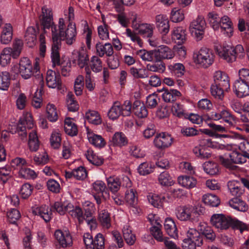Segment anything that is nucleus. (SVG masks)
<instances>
[{"mask_svg":"<svg viewBox=\"0 0 249 249\" xmlns=\"http://www.w3.org/2000/svg\"><path fill=\"white\" fill-rule=\"evenodd\" d=\"M42 10L41 25L44 31L46 29L51 28L53 40L52 57L55 63H58L61 41H65L67 45H71L76 40L77 33L75 25L71 22L66 25L65 20L63 18H60L58 25H55L53 21L51 11L48 13V10L45 7H43Z\"/></svg>","mask_w":249,"mask_h":249,"instance_id":"1","label":"nucleus"},{"mask_svg":"<svg viewBox=\"0 0 249 249\" xmlns=\"http://www.w3.org/2000/svg\"><path fill=\"white\" fill-rule=\"evenodd\" d=\"M212 225L220 230H226L230 228L239 230L241 233L248 231L249 227L245 223L223 214H214L211 218Z\"/></svg>","mask_w":249,"mask_h":249,"instance_id":"2","label":"nucleus"},{"mask_svg":"<svg viewBox=\"0 0 249 249\" xmlns=\"http://www.w3.org/2000/svg\"><path fill=\"white\" fill-rule=\"evenodd\" d=\"M69 203H62L61 202H55L49 209L46 205L36 208L33 211V213L40 216L46 222H49L52 218V211L55 210L61 215L64 214L68 212Z\"/></svg>","mask_w":249,"mask_h":249,"instance_id":"3","label":"nucleus"},{"mask_svg":"<svg viewBox=\"0 0 249 249\" xmlns=\"http://www.w3.org/2000/svg\"><path fill=\"white\" fill-rule=\"evenodd\" d=\"M218 55L229 63L236 60L237 57L242 58L244 55V50L241 45H237L235 47L230 45H223L217 49Z\"/></svg>","mask_w":249,"mask_h":249,"instance_id":"4","label":"nucleus"},{"mask_svg":"<svg viewBox=\"0 0 249 249\" xmlns=\"http://www.w3.org/2000/svg\"><path fill=\"white\" fill-rule=\"evenodd\" d=\"M219 162L227 168L233 170L236 167L233 164H242L246 161V157L237 151H232L224 156H219Z\"/></svg>","mask_w":249,"mask_h":249,"instance_id":"5","label":"nucleus"},{"mask_svg":"<svg viewBox=\"0 0 249 249\" xmlns=\"http://www.w3.org/2000/svg\"><path fill=\"white\" fill-rule=\"evenodd\" d=\"M193 57L195 62L204 68L212 65L214 59V55L212 51L206 48H201L194 53Z\"/></svg>","mask_w":249,"mask_h":249,"instance_id":"6","label":"nucleus"},{"mask_svg":"<svg viewBox=\"0 0 249 249\" xmlns=\"http://www.w3.org/2000/svg\"><path fill=\"white\" fill-rule=\"evenodd\" d=\"M206 23L203 17L198 16L190 24L189 30L192 36L197 41L203 37Z\"/></svg>","mask_w":249,"mask_h":249,"instance_id":"7","label":"nucleus"},{"mask_svg":"<svg viewBox=\"0 0 249 249\" xmlns=\"http://www.w3.org/2000/svg\"><path fill=\"white\" fill-rule=\"evenodd\" d=\"M34 126V122L31 113L26 112L23 114L18 121L17 132L22 141L26 140V127L31 129Z\"/></svg>","mask_w":249,"mask_h":249,"instance_id":"8","label":"nucleus"},{"mask_svg":"<svg viewBox=\"0 0 249 249\" xmlns=\"http://www.w3.org/2000/svg\"><path fill=\"white\" fill-rule=\"evenodd\" d=\"M187 238L183 240L184 249L190 248L191 245H194L195 249L196 247H200L203 244V237L200 232L195 229H190L187 232Z\"/></svg>","mask_w":249,"mask_h":249,"instance_id":"9","label":"nucleus"},{"mask_svg":"<svg viewBox=\"0 0 249 249\" xmlns=\"http://www.w3.org/2000/svg\"><path fill=\"white\" fill-rule=\"evenodd\" d=\"M172 142V138L166 133L157 134L153 141L154 145L160 149L168 147L171 145Z\"/></svg>","mask_w":249,"mask_h":249,"instance_id":"10","label":"nucleus"},{"mask_svg":"<svg viewBox=\"0 0 249 249\" xmlns=\"http://www.w3.org/2000/svg\"><path fill=\"white\" fill-rule=\"evenodd\" d=\"M154 55L156 61L160 62L162 59H172L174 56V53L168 46L161 45L154 50Z\"/></svg>","mask_w":249,"mask_h":249,"instance_id":"11","label":"nucleus"},{"mask_svg":"<svg viewBox=\"0 0 249 249\" xmlns=\"http://www.w3.org/2000/svg\"><path fill=\"white\" fill-rule=\"evenodd\" d=\"M46 83L49 88H57L61 89V81L59 74H56L54 71L48 70L46 74Z\"/></svg>","mask_w":249,"mask_h":249,"instance_id":"12","label":"nucleus"},{"mask_svg":"<svg viewBox=\"0 0 249 249\" xmlns=\"http://www.w3.org/2000/svg\"><path fill=\"white\" fill-rule=\"evenodd\" d=\"M233 89L236 95L239 98L249 95V84L239 79L235 81Z\"/></svg>","mask_w":249,"mask_h":249,"instance_id":"13","label":"nucleus"},{"mask_svg":"<svg viewBox=\"0 0 249 249\" xmlns=\"http://www.w3.org/2000/svg\"><path fill=\"white\" fill-rule=\"evenodd\" d=\"M19 65L21 76L25 79L30 78L33 74V71L31 62L29 59L27 57L21 58Z\"/></svg>","mask_w":249,"mask_h":249,"instance_id":"14","label":"nucleus"},{"mask_svg":"<svg viewBox=\"0 0 249 249\" xmlns=\"http://www.w3.org/2000/svg\"><path fill=\"white\" fill-rule=\"evenodd\" d=\"M156 25L159 31L162 35H166L169 31V21L164 15H159L156 17Z\"/></svg>","mask_w":249,"mask_h":249,"instance_id":"15","label":"nucleus"},{"mask_svg":"<svg viewBox=\"0 0 249 249\" xmlns=\"http://www.w3.org/2000/svg\"><path fill=\"white\" fill-rule=\"evenodd\" d=\"M213 83L220 85L226 89L230 87V80L227 74L221 71H216L213 73Z\"/></svg>","mask_w":249,"mask_h":249,"instance_id":"16","label":"nucleus"},{"mask_svg":"<svg viewBox=\"0 0 249 249\" xmlns=\"http://www.w3.org/2000/svg\"><path fill=\"white\" fill-rule=\"evenodd\" d=\"M54 236L59 244L63 248L71 246L72 243L71 237L69 232H63L61 230H56Z\"/></svg>","mask_w":249,"mask_h":249,"instance_id":"17","label":"nucleus"},{"mask_svg":"<svg viewBox=\"0 0 249 249\" xmlns=\"http://www.w3.org/2000/svg\"><path fill=\"white\" fill-rule=\"evenodd\" d=\"M221 32L226 34L228 36H232L233 32V24L230 18L226 16L221 18L219 24Z\"/></svg>","mask_w":249,"mask_h":249,"instance_id":"18","label":"nucleus"},{"mask_svg":"<svg viewBox=\"0 0 249 249\" xmlns=\"http://www.w3.org/2000/svg\"><path fill=\"white\" fill-rule=\"evenodd\" d=\"M159 92L164 91L162 94V99L165 102H173L177 100V98L181 95L180 92L173 89H168L163 88L159 90Z\"/></svg>","mask_w":249,"mask_h":249,"instance_id":"19","label":"nucleus"},{"mask_svg":"<svg viewBox=\"0 0 249 249\" xmlns=\"http://www.w3.org/2000/svg\"><path fill=\"white\" fill-rule=\"evenodd\" d=\"M13 38V27L11 24L6 23L2 29L0 35V42L3 44H7L11 42Z\"/></svg>","mask_w":249,"mask_h":249,"instance_id":"20","label":"nucleus"},{"mask_svg":"<svg viewBox=\"0 0 249 249\" xmlns=\"http://www.w3.org/2000/svg\"><path fill=\"white\" fill-rule=\"evenodd\" d=\"M97 54L100 57H103L104 55L107 56H111L114 53L113 47L110 43H105L104 45L100 43L96 45Z\"/></svg>","mask_w":249,"mask_h":249,"instance_id":"21","label":"nucleus"},{"mask_svg":"<svg viewBox=\"0 0 249 249\" xmlns=\"http://www.w3.org/2000/svg\"><path fill=\"white\" fill-rule=\"evenodd\" d=\"M228 187L231 194L235 197H240L244 193V188L241 186L239 182L230 181L228 183Z\"/></svg>","mask_w":249,"mask_h":249,"instance_id":"22","label":"nucleus"},{"mask_svg":"<svg viewBox=\"0 0 249 249\" xmlns=\"http://www.w3.org/2000/svg\"><path fill=\"white\" fill-rule=\"evenodd\" d=\"M164 227L166 233L171 237L176 238L178 236V229L174 220L170 217L166 218Z\"/></svg>","mask_w":249,"mask_h":249,"instance_id":"23","label":"nucleus"},{"mask_svg":"<svg viewBox=\"0 0 249 249\" xmlns=\"http://www.w3.org/2000/svg\"><path fill=\"white\" fill-rule=\"evenodd\" d=\"M132 110L134 114L138 117L143 118L148 115V111L143 103L139 100L135 101L132 106Z\"/></svg>","mask_w":249,"mask_h":249,"instance_id":"24","label":"nucleus"},{"mask_svg":"<svg viewBox=\"0 0 249 249\" xmlns=\"http://www.w3.org/2000/svg\"><path fill=\"white\" fill-rule=\"evenodd\" d=\"M68 213L73 218H76L79 223L81 224L83 222L85 216H83V212L81 208L78 206L74 207L71 203H69L68 206Z\"/></svg>","mask_w":249,"mask_h":249,"instance_id":"25","label":"nucleus"},{"mask_svg":"<svg viewBox=\"0 0 249 249\" xmlns=\"http://www.w3.org/2000/svg\"><path fill=\"white\" fill-rule=\"evenodd\" d=\"M172 38L178 44L183 43L186 40L185 30L181 27L175 28L172 32Z\"/></svg>","mask_w":249,"mask_h":249,"instance_id":"26","label":"nucleus"},{"mask_svg":"<svg viewBox=\"0 0 249 249\" xmlns=\"http://www.w3.org/2000/svg\"><path fill=\"white\" fill-rule=\"evenodd\" d=\"M229 203L231 207L239 211L244 212L248 210V205L239 197H235L231 199Z\"/></svg>","mask_w":249,"mask_h":249,"instance_id":"27","label":"nucleus"},{"mask_svg":"<svg viewBox=\"0 0 249 249\" xmlns=\"http://www.w3.org/2000/svg\"><path fill=\"white\" fill-rule=\"evenodd\" d=\"M36 31L33 27H29L27 28L25 34V41L29 47L35 45L36 42Z\"/></svg>","mask_w":249,"mask_h":249,"instance_id":"28","label":"nucleus"},{"mask_svg":"<svg viewBox=\"0 0 249 249\" xmlns=\"http://www.w3.org/2000/svg\"><path fill=\"white\" fill-rule=\"evenodd\" d=\"M179 184L188 189L194 188L196 184L197 181L194 178L190 176H182L178 178Z\"/></svg>","mask_w":249,"mask_h":249,"instance_id":"29","label":"nucleus"},{"mask_svg":"<svg viewBox=\"0 0 249 249\" xmlns=\"http://www.w3.org/2000/svg\"><path fill=\"white\" fill-rule=\"evenodd\" d=\"M192 209L187 207H180L178 208L176 215L177 218L181 221L190 220L191 216Z\"/></svg>","mask_w":249,"mask_h":249,"instance_id":"30","label":"nucleus"},{"mask_svg":"<svg viewBox=\"0 0 249 249\" xmlns=\"http://www.w3.org/2000/svg\"><path fill=\"white\" fill-rule=\"evenodd\" d=\"M85 156L91 163L96 166H100L104 162V159L96 155L92 149H88L85 154Z\"/></svg>","mask_w":249,"mask_h":249,"instance_id":"31","label":"nucleus"},{"mask_svg":"<svg viewBox=\"0 0 249 249\" xmlns=\"http://www.w3.org/2000/svg\"><path fill=\"white\" fill-rule=\"evenodd\" d=\"M98 219L101 225L106 229H108L111 226L110 214L106 210H103L99 212Z\"/></svg>","mask_w":249,"mask_h":249,"instance_id":"32","label":"nucleus"},{"mask_svg":"<svg viewBox=\"0 0 249 249\" xmlns=\"http://www.w3.org/2000/svg\"><path fill=\"white\" fill-rule=\"evenodd\" d=\"M28 145L30 150L32 152H36L38 150L39 143L36 131H32L29 133Z\"/></svg>","mask_w":249,"mask_h":249,"instance_id":"33","label":"nucleus"},{"mask_svg":"<svg viewBox=\"0 0 249 249\" xmlns=\"http://www.w3.org/2000/svg\"><path fill=\"white\" fill-rule=\"evenodd\" d=\"M88 137L89 142L97 147L101 148L104 146L106 144L104 139L100 135L88 133Z\"/></svg>","mask_w":249,"mask_h":249,"instance_id":"34","label":"nucleus"},{"mask_svg":"<svg viewBox=\"0 0 249 249\" xmlns=\"http://www.w3.org/2000/svg\"><path fill=\"white\" fill-rule=\"evenodd\" d=\"M108 189L113 193L118 192L121 187V181L119 178L115 176L110 177L107 179Z\"/></svg>","mask_w":249,"mask_h":249,"instance_id":"35","label":"nucleus"},{"mask_svg":"<svg viewBox=\"0 0 249 249\" xmlns=\"http://www.w3.org/2000/svg\"><path fill=\"white\" fill-rule=\"evenodd\" d=\"M77 64L80 68L89 67L88 63L89 61V58L85 50L82 49L77 53Z\"/></svg>","mask_w":249,"mask_h":249,"instance_id":"36","label":"nucleus"},{"mask_svg":"<svg viewBox=\"0 0 249 249\" xmlns=\"http://www.w3.org/2000/svg\"><path fill=\"white\" fill-rule=\"evenodd\" d=\"M228 89L220 85L213 84L211 87V92L215 98L221 100L224 97V91H228Z\"/></svg>","mask_w":249,"mask_h":249,"instance_id":"37","label":"nucleus"},{"mask_svg":"<svg viewBox=\"0 0 249 249\" xmlns=\"http://www.w3.org/2000/svg\"><path fill=\"white\" fill-rule=\"evenodd\" d=\"M23 43L21 40L16 39L11 48V55L13 58H17L20 55L23 48Z\"/></svg>","mask_w":249,"mask_h":249,"instance_id":"38","label":"nucleus"},{"mask_svg":"<svg viewBox=\"0 0 249 249\" xmlns=\"http://www.w3.org/2000/svg\"><path fill=\"white\" fill-rule=\"evenodd\" d=\"M138 33L143 37L150 38L153 33V28L151 25L148 24H142L139 25L137 28Z\"/></svg>","mask_w":249,"mask_h":249,"instance_id":"39","label":"nucleus"},{"mask_svg":"<svg viewBox=\"0 0 249 249\" xmlns=\"http://www.w3.org/2000/svg\"><path fill=\"white\" fill-rule=\"evenodd\" d=\"M85 117L89 123L96 125L101 123V117L99 113L96 111L89 110L86 113Z\"/></svg>","mask_w":249,"mask_h":249,"instance_id":"40","label":"nucleus"},{"mask_svg":"<svg viewBox=\"0 0 249 249\" xmlns=\"http://www.w3.org/2000/svg\"><path fill=\"white\" fill-rule=\"evenodd\" d=\"M90 70L94 72H99L103 69L102 61L97 56H93L89 61Z\"/></svg>","mask_w":249,"mask_h":249,"instance_id":"41","label":"nucleus"},{"mask_svg":"<svg viewBox=\"0 0 249 249\" xmlns=\"http://www.w3.org/2000/svg\"><path fill=\"white\" fill-rule=\"evenodd\" d=\"M202 200L205 204L212 207H217L220 204V200L217 196L211 194L204 195L203 196Z\"/></svg>","mask_w":249,"mask_h":249,"instance_id":"42","label":"nucleus"},{"mask_svg":"<svg viewBox=\"0 0 249 249\" xmlns=\"http://www.w3.org/2000/svg\"><path fill=\"white\" fill-rule=\"evenodd\" d=\"M202 166L204 171L210 175H215L219 172L218 166L216 163L211 161L205 162Z\"/></svg>","mask_w":249,"mask_h":249,"instance_id":"43","label":"nucleus"},{"mask_svg":"<svg viewBox=\"0 0 249 249\" xmlns=\"http://www.w3.org/2000/svg\"><path fill=\"white\" fill-rule=\"evenodd\" d=\"M112 141L114 145L123 146L127 143V140L124 134L122 132L115 133L112 139Z\"/></svg>","mask_w":249,"mask_h":249,"instance_id":"44","label":"nucleus"},{"mask_svg":"<svg viewBox=\"0 0 249 249\" xmlns=\"http://www.w3.org/2000/svg\"><path fill=\"white\" fill-rule=\"evenodd\" d=\"M121 110L120 103L115 102L108 112V116L110 119H116L122 115Z\"/></svg>","mask_w":249,"mask_h":249,"instance_id":"45","label":"nucleus"},{"mask_svg":"<svg viewBox=\"0 0 249 249\" xmlns=\"http://www.w3.org/2000/svg\"><path fill=\"white\" fill-rule=\"evenodd\" d=\"M10 76L8 72H0V89L7 90L10 85Z\"/></svg>","mask_w":249,"mask_h":249,"instance_id":"46","label":"nucleus"},{"mask_svg":"<svg viewBox=\"0 0 249 249\" xmlns=\"http://www.w3.org/2000/svg\"><path fill=\"white\" fill-rule=\"evenodd\" d=\"M52 61L53 66H60L61 68V73L63 76H66L68 75L71 69V63L69 61L67 62H60V57L59 58L58 63H55L52 57V53L51 54Z\"/></svg>","mask_w":249,"mask_h":249,"instance_id":"47","label":"nucleus"},{"mask_svg":"<svg viewBox=\"0 0 249 249\" xmlns=\"http://www.w3.org/2000/svg\"><path fill=\"white\" fill-rule=\"evenodd\" d=\"M92 193L103 196V193H107V189L106 184L102 181L97 180L92 184Z\"/></svg>","mask_w":249,"mask_h":249,"instance_id":"48","label":"nucleus"},{"mask_svg":"<svg viewBox=\"0 0 249 249\" xmlns=\"http://www.w3.org/2000/svg\"><path fill=\"white\" fill-rule=\"evenodd\" d=\"M11 53L10 47L4 48L1 52L0 56V64L2 66H5L10 63L12 57Z\"/></svg>","mask_w":249,"mask_h":249,"instance_id":"49","label":"nucleus"},{"mask_svg":"<svg viewBox=\"0 0 249 249\" xmlns=\"http://www.w3.org/2000/svg\"><path fill=\"white\" fill-rule=\"evenodd\" d=\"M18 174L20 177L26 179H34L37 177L36 174L34 170L25 167H21Z\"/></svg>","mask_w":249,"mask_h":249,"instance_id":"50","label":"nucleus"},{"mask_svg":"<svg viewBox=\"0 0 249 249\" xmlns=\"http://www.w3.org/2000/svg\"><path fill=\"white\" fill-rule=\"evenodd\" d=\"M184 18V11L182 9L174 8L171 13V19L174 22H178Z\"/></svg>","mask_w":249,"mask_h":249,"instance_id":"51","label":"nucleus"},{"mask_svg":"<svg viewBox=\"0 0 249 249\" xmlns=\"http://www.w3.org/2000/svg\"><path fill=\"white\" fill-rule=\"evenodd\" d=\"M126 202L132 207H135L137 204V197L135 195V191L133 189L127 190L125 192V196Z\"/></svg>","mask_w":249,"mask_h":249,"instance_id":"52","label":"nucleus"},{"mask_svg":"<svg viewBox=\"0 0 249 249\" xmlns=\"http://www.w3.org/2000/svg\"><path fill=\"white\" fill-rule=\"evenodd\" d=\"M209 22L214 30L219 28L221 18L215 12H210L208 15Z\"/></svg>","mask_w":249,"mask_h":249,"instance_id":"53","label":"nucleus"},{"mask_svg":"<svg viewBox=\"0 0 249 249\" xmlns=\"http://www.w3.org/2000/svg\"><path fill=\"white\" fill-rule=\"evenodd\" d=\"M47 118L51 122H55L58 119L56 108L53 104H49L46 107Z\"/></svg>","mask_w":249,"mask_h":249,"instance_id":"54","label":"nucleus"},{"mask_svg":"<svg viewBox=\"0 0 249 249\" xmlns=\"http://www.w3.org/2000/svg\"><path fill=\"white\" fill-rule=\"evenodd\" d=\"M169 69L177 77H181L184 74L185 68L181 63H175L169 66Z\"/></svg>","mask_w":249,"mask_h":249,"instance_id":"55","label":"nucleus"},{"mask_svg":"<svg viewBox=\"0 0 249 249\" xmlns=\"http://www.w3.org/2000/svg\"><path fill=\"white\" fill-rule=\"evenodd\" d=\"M67 107L68 110L71 112H75L79 108L78 104L71 93H69L67 95Z\"/></svg>","mask_w":249,"mask_h":249,"instance_id":"56","label":"nucleus"},{"mask_svg":"<svg viewBox=\"0 0 249 249\" xmlns=\"http://www.w3.org/2000/svg\"><path fill=\"white\" fill-rule=\"evenodd\" d=\"M61 135L56 131L52 133L50 138V143L51 146L54 149H58L61 145Z\"/></svg>","mask_w":249,"mask_h":249,"instance_id":"57","label":"nucleus"},{"mask_svg":"<svg viewBox=\"0 0 249 249\" xmlns=\"http://www.w3.org/2000/svg\"><path fill=\"white\" fill-rule=\"evenodd\" d=\"M85 70L86 73L85 76L86 87L89 91H92L95 88V84L93 83V80L91 79V71L89 67L85 68Z\"/></svg>","mask_w":249,"mask_h":249,"instance_id":"58","label":"nucleus"},{"mask_svg":"<svg viewBox=\"0 0 249 249\" xmlns=\"http://www.w3.org/2000/svg\"><path fill=\"white\" fill-rule=\"evenodd\" d=\"M194 153L200 159H208L211 157V153L203 147L196 146L193 150Z\"/></svg>","mask_w":249,"mask_h":249,"instance_id":"59","label":"nucleus"},{"mask_svg":"<svg viewBox=\"0 0 249 249\" xmlns=\"http://www.w3.org/2000/svg\"><path fill=\"white\" fill-rule=\"evenodd\" d=\"M165 199V196L154 195L149 198V201L154 207L159 208L162 206Z\"/></svg>","mask_w":249,"mask_h":249,"instance_id":"60","label":"nucleus"},{"mask_svg":"<svg viewBox=\"0 0 249 249\" xmlns=\"http://www.w3.org/2000/svg\"><path fill=\"white\" fill-rule=\"evenodd\" d=\"M159 183L162 186H171L173 180L170 175L167 172H162L159 177Z\"/></svg>","mask_w":249,"mask_h":249,"instance_id":"61","label":"nucleus"},{"mask_svg":"<svg viewBox=\"0 0 249 249\" xmlns=\"http://www.w3.org/2000/svg\"><path fill=\"white\" fill-rule=\"evenodd\" d=\"M123 236L126 243L129 245H132L136 241L135 235L132 233L131 230L128 228L123 230Z\"/></svg>","mask_w":249,"mask_h":249,"instance_id":"62","label":"nucleus"},{"mask_svg":"<svg viewBox=\"0 0 249 249\" xmlns=\"http://www.w3.org/2000/svg\"><path fill=\"white\" fill-rule=\"evenodd\" d=\"M73 178L77 180H83L87 177V172L83 166H79L73 170Z\"/></svg>","mask_w":249,"mask_h":249,"instance_id":"63","label":"nucleus"},{"mask_svg":"<svg viewBox=\"0 0 249 249\" xmlns=\"http://www.w3.org/2000/svg\"><path fill=\"white\" fill-rule=\"evenodd\" d=\"M105 238L102 234L99 233L93 239V249H104Z\"/></svg>","mask_w":249,"mask_h":249,"instance_id":"64","label":"nucleus"}]
</instances>
